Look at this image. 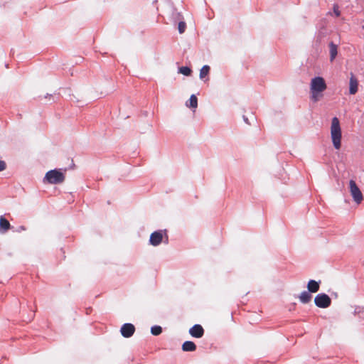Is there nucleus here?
I'll use <instances>...</instances> for the list:
<instances>
[{
  "label": "nucleus",
  "mask_w": 364,
  "mask_h": 364,
  "mask_svg": "<svg viewBox=\"0 0 364 364\" xmlns=\"http://www.w3.org/2000/svg\"><path fill=\"white\" fill-rule=\"evenodd\" d=\"M45 180L51 184L61 183L65 180V175L59 170L54 169L46 173Z\"/></svg>",
  "instance_id": "7ed1b4c3"
},
{
  "label": "nucleus",
  "mask_w": 364,
  "mask_h": 364,
  "mask_svg": "<svg viewBox=\"0 0 364 364\" xmlns=\"http://www.w3.org/2000/svg\"><path fill=\"white\" fill-rule=\"evenodd\" d=\"M210 71V67L208 65H204L200 70V77L204 78L206 75H208Z\"/></svg>",
  "instance_id": "dca6fc26"
},
{
  "label": "nucleus",
  "mask_w": 364,
  "mask_h": 364,
  "mask_svg": "<svg viewBox=\"0 0 364 364\" xmlns=\"http://www.w3.org/2000/svg\"><path fill=\"white\" fill-rule=\"evenodd\" d=\"M349 190L350 195L352 196L353 200L357 203L360 204L363 200V193L360 188L357 186L356 183L353 180L349 181Z\"/></svg>",
  "instance_id": "20e7f679"
},
{
  "label": "nucleus",
  "mask_w": 364,
  "mask_h": 364,
  "mask_svg": "<svg viewBox=\"0 0 364 364\" xmlns=\"http://www.w3.org/2000/svg\"><path fill=\"white\" fill-rule=\"evenodd\" d=\"M330 47V60L332 62L336 57L338 51L337 46L333 43H331Z\"/></svg>",
  "instance_id": "4468645a"
},
{
  "label": "nucleus",
  "mask_w": 364,
  "mask_h": 364,
  "mask_svg": "<svg viewBox=\"0 0 364 364\" xmlns=\"http://www.w3.org/2000/svg\"><path fill=\"white\" fill-rule=\"evenodd\" d=\"M358 82L355 75L350 73L349 82V92L350 95H355L358 92Z\"/></svg>",
  "instance_id": "1a4fd4ad"
},
{
  "label": "nucleus",
  "mask_w": 364,
  "mask_h": 364,
  "mask_svg": "<svg viewBox=\"0 0 364 364\" xmlns=\"http://www.w3.org/2000/svg\"><path fill=\"white\" fill-rule=\"evenodd\" d=\"M121 333L124 338L131 337L135 332V327L132 323H124L121 327Z\"/></svg>",
  "instance_id": "0eeeda50"
},
{
  "label": "nucleus",
  "mask_w": 364,
  "mask_h": 364,
  "mask_svg": "<svg viewBox=\"0 0 364 364\" xmlns=\"http://www.w3.org/2000/svg\"><path fill=\"white\" fill-rule=\"evenodd\" d=\"M186 28V24L183 21H181L178 23V31L180 33H183Z\"/></svg>",
  "instance_id": "6ab92c4d"
},
{
  "label": "nucleus",
  "mask_w": 364,
  "mask_h": 364,
  "mask_svg": "<svg viewBox=\"0 0 364 364\" xmlns=\"http://www.w3.org/2000/svg\"><path fill=\"white\" fill-rule=\"evenodd\" d=\"M11 228L10 223L5 218L1 216L0 218V230L3 232H6Z\"/></svg>",
  "instance_id": "f8f14e48"
},
{
  "label": "nucleus",
  "mask_w": 364,
  "mask_h": 364,
  "mask_svg": "<svg viewBox=\"0 0 364 364\" xmlns=\"http://www.w3.org/2000/svg\"><path fill=\"white\" fill-rule=\"evenodd\" d=\"M181 348L185 352H193L196 350V345L193 341H187L182 344Z\"/></svg>",
  "instance_id": "9d476101"
},
{
  "label": "nucleus",
  "mask_w": 364,
  "mask_h": 364,
  "mask_svg": "<svg viewBox=\"0 0 364 364\" xmlns=\"http://www.w3.org/2000/svg\"><path fill=\"white\" fill-rule=\"evenodd\" d=\"M314 302L318 307L326 309L330 306L331 299L327 294L321 293L316 296Z\"/></svg>",
  "instance_id": "39448f33"
},
{
  "label": "nucleus",
  "mask_w": 364,
  "mask_h": 364,
  "mask_svg": "<svg viewBox=\"0 0 364 364\" xmlns=\"http://www.w3.org/2000/svg\"><path fill=\"white\" fill-rule=\"evenodd\" d=\"M331 136L333 146L336 149H340L341 146V129L337 117H333L331 126Z\"/></svg>",
  "instance_id": "f03ea898"
},
{
  "label": "nucleus",
  "mask_w": 364,
  "mask_h": 364,
  "mask_svg": "<svg viewBox=\"0 0 364 364\" xmlns=\"http://www.w3.org/2000/svg\"><path fill=\"white\" fill-rule=\"evenodd\" d=\"M333 12L337 17L341 15V11H339V8L337 4L333 5Z\"/></svg>",
  "instance_id": "aec40b11"
},
{
  "label": "nucleus",
  "mask_w": 364,
  "mask_h": 364,
  "mask_svg": "<svg viewBox=\"0 0 364 364\" xmlns=\"http://www.w3.org/2000/svg\"><path fill=\"white\" fill-rule=\"evenodd\" d=\"M327 85L322 77H315L310 83L311 100L318 102L322 97L323 92L326 90Z\"/></svg>",
  "instance_id": "f257e3e1"
},
{
  "label": "nucleus",
  "mask_w": 364,
  "mask_h": 364,
  "mask_svg": "<svg viewBox=\"0 0 364 364\" xmlns=\"http://www.w3.org/2000/svg\"><path fill=\"white\" fill-rule=\"evenodd\" d=\"M179 72L186 76H188L191 73V70L188 67L183 66L179 68Z\"/></svg>",
  "instance_id": "a211bd4d"
},
{
  "label": "nucleus",
  "mask_w": 364,
  "mask_h": 364,
  "mask_svg": "<svg viewBox=\"0 0 364 364\" xmlns=\"http://www.w3.org/2000/svg\"><path fill=\"white\" fill-rule=\"evenodd\" d=\"M151 332L154 336H159L162 332V328L160 326H154L151 328Z\"/></svg>",
  "instance_id": "f3484780"
},
{
  "label": "nucleus",
  "mask_w": 364,
  "mask_h": 364,
  "mask_svg": "<svg viewBox=\"0 0 364 364\" xmlns=\"http://www.w3.org/2000/svg\"><path fill=\"white\" fill-rule=\"evenodd\" d=\"M23 230H26V228H25L24 226H20V227L18 228V230H17V231H18V232L23 231Z\"/></svg>",
  "instance_id": "4be33fe9"
},
{
  "label": "nucleus",
  "mask_w": 364,
  "mask_h": 364,
  "mask_svg": "<svg viewBox=\"0 0 364 364\" xmlns=\"http://www.w3.org/2000/svg\"><path fill=\"white\" fill-rule=\"evenodd\" d=\"M310 293L311 292H309V291H304L301 292L299 296L300 301L303 304L309 303L312 298V296L311 295Z\"/></svg>",
  "instance_id": "ddd939ff"
},
{
  "label": "nucleus",
  "mask_w": 364,
  "mask_h": 364,
  "mask_svg": "<svg viewBox=\"0 0 364 364\" xmlns=\"http://www.w3.org/2000/svg\"><path fill=\"white\" fill-rule=\"evenodd\" d=\"M190 105H187V106L191 108L196 109L198 106V99L195 95H192L189 99Z\"/></svg>",
  "instance_id": "2eb2a0df"
},
{
  "label": "nucleus",
  "mask_w": 364,
  "mask_h": 364,
  "mask_svg": "<svg viewBox=\"0 0 364 364\" xmlns=\"http://www.w3.org/2000/svg\"><path fill=\"white\" fill-rule=\"evenodd\" d=\"M319 283L315 280H310L307 284L308 291L311 293H316L319 290Z\"/></svg>",
  "instance_id": "9b49d317"
},
{
  "label": "nucleus",
  "mask_w": 364,
  "mask_h": 364,
  "mask_svg": "<svg viewBox=\"0 0 364 364\" xmlns=\"http://www.w3.org/2000/svg\"><path fill=\"white\" fill-rule=\"evenodd\" d=\"M363 28L364 29V26H363Z\"/></svg>",
  "instance_id": "5701e85b"
},
{
  "label": "nucleus",
  "mask_w": 364,
  "mask_h": 364,
  "mask_svg": "<svg viewBox=\"0 0 364 364\" xmlns=\"http://www.w3.org/2000/svg\"><path fill=\"white\" fill-rule=\"evenodd\" d=\"M190 335L196 338H200L204 335V329L200 324H195L189 329Z\"/></svg>",
  "instance_id": "6e6552de"
},
{
  "label": "nucleus",
  "mask_w": 364,
  "mask_h": 364,
  "mask_svg": "<svg viewBox=\"0 0 364 364\" xmlns=\"http://www.w3.org/2000/svg\"><path fill=\"white\" fill-rule=\"evenodd\" d=\"M6 168V164L4 161L0 160V171L5 170Z\"/></svg>",
  "instance_id": "412c9836"
},
{
  "label": "nucleus",
  "mask_w": 364,
  "mask_h": 364,
  "mask_svg": "<svg viewBox=\"0 0 364 364\" xmlns=\"http://www.w3.org/2000/svg\"><path fill=\"white\" fill-rule=\"evenodd\" d=\"M167 237L166 232H163L162 230L155 231L152 232L150 235L149 242L153 246L159 245L164 239V235Z\"/></svg>",
  "instance_id": "423d86ee"
}]
</instances>
